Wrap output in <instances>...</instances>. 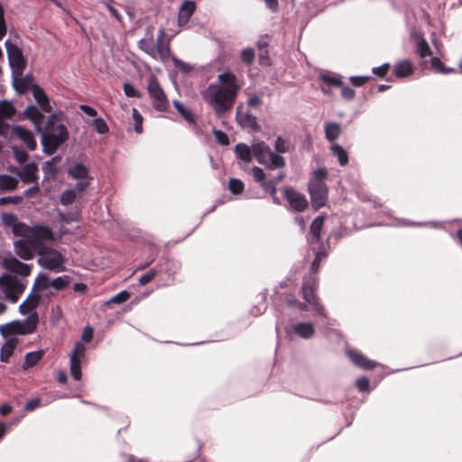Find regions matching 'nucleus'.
<instances>
[{"label": "nucleus", "instance_id": "nucleus-13", "mask_svg": "<svg viewBox=\"0 0 462 462\" xmlns=\"http://www.w3.org/2000/svg\"><path fill=\"white\" fill-rule=\"evenodd\" d=\"M3 267L17 276L26 278L31 273L32 264L22 263L16 257L11 255L3 259Z\"/></svg>", "mask_w": 462, "mask_h": 462}, {"label": "nucleus", "instance_id": "nucleus-6", "mask_svg": "<svg viewBox=\"0 0 462 462\" xmlns=\"http://www.w3.org/2000/svg\"><path fill=\"white\" fill-rule=\"evenodd\" d=\"M39 289L42 291L48 289V277L43 273H40L36 278L34 284L32 286V292L27 296L26 300H23L19 306V311L22 315L30 314L32 311H35L39 301L40 295L35 293V290Z\"/></svg>", "mask_w": 462, "mask_h": 462}, {"label": "nucleus", "instance_id": "nucleus-12", "mask_svg": "<svg viewBox=\"0 0 462 462\" xmlns=\"http://www.w3.org/2000/svg\"><path fill=\"white\" fill-rule=\"evenodd\" d=\"M309 192L312 206L315 208L323 207L328 199V188L324 182L310 180Z\"/></svg>", "mask_w": 462, "mask_h": 462}, {"label": "nucleus", "instance_id": "nucleus-23", "mask_svg": "<svg viewBox=\"0 0 462 462\" xmlns=\"http://www.w3.org/2000/svg\"><path fill=\"white\" fill-rule=\"evenodd\" d=\"M13 132L14 134L17 136L29 150L33 151L36 149L37 143L30 130L24 128L23 126L17 125L14 128Z\"/></svg>", "mask_w": 462, "mask_h": 462}, {"label": "nucleus", "instance_id": "nucleus-19", "mask_svg": "<svg viewBox=\"0 0 462 462\" xmlns=\"http://www.w3.org/2000/svg\"><path fill=\"white\" fill-rule=\"evenodd\" d=\"M289 337L295 334L303 339H310L315 333V328L310 322H298L286 328Z\"/></svg>", "mask_w": 462, "mask_h": 462}, {"label": "nucleus", "instance_id": "nucleus-30", "mask_svg": "<svg viewBox=\"0 0 462 462\" xmlns=\"http://www.w3.org/2000/svg\"><path fill=\"white\" fill-rule=\"evenodd\" d=\"M236 120L242 127H247L254 130L258 129L257 118L250 112L245 114L236 113Z\"/></svg>", "mask_w": 462, "mask_h": 462}, {"label": "nucleus", "instance_id": "nucleus-34", "mask_svg": "<svg viewBox=\"0 0 462 462\" xmlns=\"http://www.w3.org/2000/svg\"><path fill=\"white\" fill-rule=\"evenodd\" d=\"M17 180L7 174H0V189L3 191H12L17 187Z\"/></svg>", "mask_w": 462, "mask_h": 462}, {"label": "nucleus", "instance_id": "nucleus-52", "mask_svg": "<svg viewBox=\"0 0 462 462\" xmlns=\"http://www.w3.org/2000/svg\"><path fill=\"white\" fill-rule=\"evenodd\" d=\"M430 63H431V66L434 69H436L437 71L441 72L443 74H448V73L453 71V69H446L444 67V64L441 62V60L437 57L431 58Z\"/></svg>", "mask_w": 462, "mask_h": 462}, {"label": "nucleus", "instance_id": "nucleus-4", "mask_svg": "<svg viewBox=\"0 0 462 462\" xmlns=\"http://www.w3.org/2000/svg\"><path fill=\"white\" fill-rule=\"evenodd\" d=\"M39 323V315L36 311L31 312L23 320H13L0 326V334L4 337L14 335H28L33 333Z\"/></svg>", "mask_w": 462, "mask_h": 462}, {"label": "nucleus", "instance_id": "nucleus-2", "mask_svg": "<svg viewBox=\"0 0 462 462\" xmlns=\"http://www.w3.org/2000/svg\"><path fill=\"white\" fill-rule=\"evenodd\" d=\"M240 86L236 76L225 71L217 76V83H212L201 92L203 100L210 106L217 116L232 109Z\"/></svg>", "mask_w": 462, "mask_h": 462}, {"label": "nucleus", "instance_id": "nucleus-14", "mask_svg": "<svg viewBox=\"0 0 462 462\" xmlns=\"http://www.w3.org/2000/svg\"><path fill=\"white\" fill-rule=\"evenodd\" d=\"M14 251L18 257L25 261L32 259L34 253H37L35 245L29 237L14 241Z\"/></svg>", "mask_w": 462, "mask_h": 462}, {"label": "nucleus", "instance_id": "nucleus-46", "mask_svg": "<svg viewBox=\"0 0 462 462\" xmlns=\"http://www.w3.org/2000/svg\"><path fill=\"white\" fill-rule=\"evenodd\" d=\"M93 126L96 132L99 134H105L109 131L106 122L101 117H97L93 120Z\"/></svg>", "mask_w": 462, "mask_h": 462}, {"label": "nucleus", "instance_id": "nucleus-32", "mask_svg": "<svg viewBox=\"0 0 462 462\" xmlns=\"http://www.w3.org/2000/svg\"><path fill=\"white\" fill-rule=\"evenodd\" d=\"M413 72V67L410 60H404L398 62L394 68V73L397 78L410 76Z\"/></svg>", "mask_w": 462, "mask_h": 462}, {"label": "nucleus", "instance_id": "nucleus-42", "mask_svg": "<svg viewBox=\"0 0 462 462\" xmlns=\"http://www.w3.org/2000/svg\"><path fill=\"white\" fill-rule=\"evenodd\" d=\"M77 195L75 189H66L60 195V203L64 206L70 205L75 201Z\"/></svg>", "mask_w": 462, "mask_h": 462}, {"label": "nucleus", "instance_id": "nucleus-28", "mask_svg": "<svg viewBox=\"0 0 462 462\" xmlns=\"http://www.w3.org/2000/svg\"><path fill=\"white\" fill-rule=\"evenodd\" d=\"M18 344L16 337L7 339L1 347L0 360L4 363H8L10 356L14 354V349Z\"/></svg>", "mask_w": 462, "mask_h": 462}, {"label": "nucleus", "instance_id": "nucleus-43", "mask_svg": "<svg viewBox=\"0 0 462 462\" xmlns=\"http://www.w3.org/2000/svg\"><path fill=\"white\" fill-rule=\"evenodd\" d=\"M275 153H285L290 150V143L287 140L278 136L274 142Z\"/></svg>", "mask_w": 462, "mask_h": 462}, {"label": "nucleus", "instance_id": "nucleus-5", "mask_svg": "<svg viewBox=\"0 0 462 462\" xmlns=\"http://www.w3.org/2000/svg\"><path fill=\"white\" fill-rule=\"evenodd\" d=\"M26 283L16 276L3 274L0 276V292L12 303H15L23 293Z\"/></svg>", "mask_w": 462, "mask_h": 462}, {"label": "nucleus", "instance_id": "nucleus-45", "mask_svg": "<svg viewBox=\"0 0 462 462\" xmlns=\"http://www.w3.org/2000/svg\"><path fill=\"white\" fill-rule=\"evenodd\" d=\"M244 182L241 180L236 178H232L229 180L228 188L233 194L237 195L242 193V191L244 190Z\"/></svg>", "mask_w": 462, "mask_h": 462}, {"label": "nucleus", "instance_id": "nucleus-9", "mask_svg": "<svg viewBox=\"0 0 462 462\" xmlns=\"http://www.w3.org/2000/svg\"><path fill=\"white\" fill-rule=\"evenodd\" d=\"M86 346L81 341H77L74 344L73 350L70 354L69 369L70 374L74 380L79 381L82 377L81 374V362L86 357Z\"/></svg>", "mask_w": 462, "mask_h": 462}, {"label": "nucleus", "instance_id": "nucleus-22", "mask_svg": "<svg viewBox=\"0 0 462 462\" xmlns=\"http://www.w3.org/2000/svg\"><path fill=\"white\" fill-rule=\"evenodd\" d=\"M32 96L34 97L35 102L38 105V106H35L42 112V115L51 113V106L50 105L49 98L42 88H41L38 86H35L32 88Z\"/></svg>", "mask_w": 462, "mask_h": 462}, {"label": "nucleus", "instance_id": "nucleus-11", "mask_svg": "<svg viewBox=\"0 0 462 462\" xmlns=\"http://www.w3.org/2000/svg\"><path fill=\"white\" fill-rule=\"evenodd\" d=\"M148 92L152 98L153 107L161 112L165 111L168 106V100L154 77L151 78L149 80Z\"/></svg>", "mask_w": 462, "mask_h": 462}, {"label": "nucleus", "instance_id": "nucleus-41", "mask_svg": "<svg viewBox=\"0 0 462 462\" xmlns=\"http://www.w3.org/2000/svg\"><path fill=\"white\" fill-rule=\"evenodd\" d=\"M60 157H53L51 161H47L42 165V171L45 178L54 177L57 173V168L53 165V162L59 160Z\"/></svg>", "mask_w": 462, "mask_h": 462}, {"label": "nucleus", "instance_id": "nucleus-55", "mask_svg": "<svg viewBox=\"0 0 462 462\" xmlns=\"http://www.w3.org/2000/svg\"><path fill=\"white\" fill-rule=\"evenodd\" d=\"M133 118L134 120V131L138 134L143 132V116L136 108H133Z\"/></svg>", "mask_w": 462, "mask_h": 462}, {"label": "nucleus", "instance_id": "nucleus-7", "mask_svg": "<svg viewBox=\"0 0 462 462\" xmlns=\"http://www.w3.org/2000/svg\"><path fill=\"white\" fill-rule=\"evenodd\" d=\"M37 254L39 255L37 263L44 269L58 270L64 263L62 254L51 247L45 246L39 249Z\"/></svg>", "mask_w": 462, "mask_h": 462}, {"label": "nucleus", "instance_id": "nucleus-1", "mask_svg": "<svg viewBox=\"0 0 462 462\" xmlns=\"http://www.w3.org/2000/svg\"><path fill=\"white\" fill-rule=\"evenodd\" d=\"M18 118L28 119L33 124L41 134L42 151L48 155L53 154L69 137L66 126L56 114H51L46 119L34 105L28 106Z\"/></svg>", "mask_w": 462, "mask_h": 462}, {"label": "nucleus", "instance_id": "nucleus-21", "mask_svg": "<svg viewBox=\"0 0 462 462\" xmlns=\"http://www.w3.org/2000/svg\"><path fill=\"white\" fill-rule=\"evenodd\" d=\"M196 10V4L194 1L186 0L182 3L179 9L178 24L179 26H185L189 21L190 17Z\"/></svg>", "mask_w": 462, "mask_h": 462}, {"label": "nucleus", "instance_id": "nucleus-24", "mask_svg": "<svg viewBox=\"0 0 462 462\" xmlns=\"http://www.w3.org/2000/svg\"><path fill=\"white\" fill-rule=\"evenodd\" d=\"M152 30V26H148L146 28V36L138 42L139 49L149 55L152 59L154 58L156 52L154 51L155 43L153 41Z\"/></svg>", "mask_w": 462, "mask_h": 462}, {"label": "nucleus", "instance_id": "nucleus-39", "mask_svg": "<svg viewBox=\"0 0 462 462\" xmlns=\"http://www.w3.org/2000/svg\"><path fill=\"white\" fill-rule=\"evenodd\" d=\"M319 79L323 81L324 84H326L328 86L339 88V87H342V85H343L341 77L339 75L329 74V73H321L319 75Z\"/></svg>", "mask_w": 462, "mask_h": 462}, {"label": "nucleus", "instance_id": "nucleus-53", "mask_svg": "<svg viewBox=\"0 0 462 462\" xmlns=\"http://www.w3.org/2000/svg\"><path fill=\"white\" fill-rule=\"evenodd\" d=\"M129 297L130 293L127 291H122L116 294L115 296H113L108 302L121 304L125 302L129 299Z\"/></svg>", "mask_w": 462, "mask_h": 462}, {"label": "nucleus", "instance_id": "nucleus-61", "mask_svg": "<svg viewBox=\"0 0 462 462\" xmlns=\"http://www.w3.org/2000/svg\"><path fill=\"white\" fill-rule=\"evenodd\" d=\"M22 201V198L20 196H8L0 198V206L6 204H14L17 205Z\"/></svg>", "mask_w": 462, "mask_h": 462}, {"label": "nucleus", "instance_id": "nucleus-54", "mask_svg": "<svg viewBox=\"0 0 462 462\" xmlns=\"http://www.w3.org/2000/svg\"><path fill=\"white\" fill-rule=\"evenodd\" d=\"M13 153H14V156L16 162L19 164H23L27 161L28 154L24 150L17 148V147H14Z\"/></svg>", "mask_w": 462, "mask_h": 462}, {"label": "nucleus", "instance_id": "nucleus-16", "mask_svg": "<svg viewBox=\"0 0 462 462\" xmlns=\"http://www.w3.org/2000/svg\"><path fill=\"white\" fill-rule=\"evenodd\" d=\"M31 241L35 245L36 250L45 247L44 242L51 241L53 239L52 230L46 226H37L33 229L32 235L28 236Z\"/></svg>", "mask_w": 462, "mask_h": 462}, {"label": "nucleus", "instance_id": "nucleus-29", "mask_svg": "<svg viewBox=\"0 0 462 462\" xmlns=\"http://www.w3.org/2000/svg\"><path fill=\"white\" fill-rule=\"evenodd\" d=\"M325 137L328 142L336 141L342 133L340 124L336 122H327L324 125Z\"/></svg>", "mask_w": 462, "mask_h": 462}, {"label": "nucleus", "instance_id": "nucleus-27", "mask_svg": "<svg viewBox=\"0 0 462 462\" xmlns=\"http://www.w3.org/2000/svg\"><path fill=\"white\" fill-rule=\"evenodd\" d=\"M413 38L416 43V52L420 58L431 56L432 51L424 36L420 32H415Z\"/></svg>", "mask_w": 462, "mask_h": 462}, {"label": "nucleus", "instance_id": "nucleus-64", "mask_svg": "<svg viewBox=\"0 0 462 462\" xmlns=\"http://www.w3.org/2000/svg\"><path fill=\"white\" fill-rule=\"evenodd\" d=\"M313 175H314V177L310 180H316V181H319V182H324V180L328 176V171H327V170H325L323 168H320V169L316 170L314 171Z\"/></svg>", "mask_w": 462, "mask_h": 462}, {"label": "nucleus", "instance_id": "nucleus-3", "mask_svg": "<svg viewBox=\"0 0 462 462\" xmlns=\"http://www.w3.org/2000/svg\"><path fill=\"white\" fill-rule=\"evenodd\" d=\"M235 152L236 157L243 162H250L254 157L260 164L269 170L282 169L286 163L285 159L282 155L274 153L264 142L254 143L252 147L240 143L236 145Z\"/></svg>", "mask_w": 462, "mask_h": 462}, {"label": "nucleus", "instance_id": "nucleus-62", "mask_svg": "<svg viewBox=\"0 0 462 462\" xmlns=\"http://www.w3.org/2000/svg\"><path fill=\"white\" fill-rule=\"evenodd\" d=\"M369 379L365 376L358 378L356 382V387L361 392L369 391Z\"/></svg>", "mask_w": 462, "mask_h": 462}, {"label": "nucleus", "instance_id": "nucleus-18", "mask_svg": "<svg viewBox=\"0 0 462 462\" xmlns=\"http://www.w3.org/2000/svg\"><path fill=\"white\" fill-rule=\"evenodd\" d=\"M165 36V31L163 28L160 29L159 33L157 35L155 49V55L153 60L160 59L162 61L167 60L169 58H171V51L170 48V44L168 42L163 41V37Z\"/></svg>", "mask_w": 462, "mask_h": 462}, {"label": "nucleus", "instance_id": "nucleus-60", "mask_svg": "<svg viewBox=\"0 0 462 462\" xmlns=\"http://www.w3.org/2000/svg\"><path fill=\"white\" fill-rule=\"evenodd\" d=\"M156 275V272L154 270H151L143 274H142L139 278V284L145 285L149 283Z\"/></svg>", "mask_w": 462, "mask_h": 462}, {"label": "nucleus", "instance_id": "nucleus-58", "mask_svg": "<svg viewBox=\"0 0 462 462\" xmlns=\"http://www.w3.org/2000/svg\"><path fill=\"white\" fill-rule=\"evenodd\" d=\"M213 134L217 142L222 145H227L229 143L228 136L226 133L221 130L213 129Z\"/></svg>", "mask_w": 462, "mask_h": 462}, {"label": "nucleus", "instance_id": "nucleus-50", "mask_svg": "<svg viewBox=\"0 0 462 462\" xmlns=\"http://www.w3.org/2000/svg\"><path fill=\"white\" fill-rule=\"evenodd\" d=\"M312 249L315 251V259L311 263V270L316 271L321 260L326 257V252L323 247H320L318 250H316L314 247H312Z\"/></svg>", "mask_w": 462, "mask_h": 462}, {"label": "nucleus", "instance_id": "nucleus-47", "mask_svg": "<svg viewBox=\"0 0 462 462\" xmlns=\"http://www.w3.org/2000/svg\"><path fill=\"white\" fill-rule=\"evenodd\" d=\"M287 309L289 310H298L300 311L308 310V306L305 302H300L294 298H290L287 300Z\"/></svg>", "mask_w": 462, "mask_h": 462}, {"label": "nucleus", "instance_id": "nucleus-63", "mask_svg": "<svg viewBox=\"0 0 462 462\" xmlns=\"http://www.w3.org/2000/svg\"><path fill=\"white\" fill-rule=\"evenodd\" d=\"M340 88H341V96L343 98H345L346 100L354 99V97L356 96V92L353 88H351L349 87H344L343 85Z\"/></svg>", "mask_w": 462, "mask_h": 462}, {"label": "nucleus", "instance_id": "nucleus-25", "mask_svg": "<svg viewBox=\"0 0 462 462\" xmlns=\"http://www.w3.org/2000/svg\"><path fill=\"white\" fill-rule=\"evenodd\" d=\"M346 354L351 361L360 368L369 370L373 369L376 365L374 361L368 359L356 350H347Z\"/></svg>", "mask_w": 462, "mask_h": 462}, {"label": "nucleus", "instance_id": "nucleus-40", "mask_svg": "<svg viewBox=\"0 0 462 462\" xmlns=\"http://www.w3.org/2000/svg\"><path fill=\"white\" fill-rule=\"evenodd\" d=\"M71 278L68 275L59 276L51 282H48V287L51 286L56 291H62L69 285Z\"/></svg>", "mask_w": 462, "mask_h": 462}, {"label": "nucleus", "instance_id": "nucleus-17", "mask_svg": "<svg viewBox=\"0 0 462 462\" xmlns=\"http://www.w3.org/2000/svg\"><path fill=\"white\" fill-rule=\"evenodd\" d=\"M252 174L254 180L260 184L262 188H264L265 184L273 183V187L277 188V185L285 178L283 172H279L275 177H267L263 170L258 166L252 168Z\"/></svg>", "mask_w": 462, "mask_h": 462}, {"label": "nucleus", "instance_id": "nucleus-56", "mask_svg": "<svg viewBox=\"0 0 462 462\" xmlns=\"http://www.w3.org/2000/svg\"><path fill=\"white\" fill-rule=\"evenodd\" d=\"M171 60L174 66L184 73H188L192 69V67L189 63L184 62L176 57H171Z\"/></svg>", "mask_w": 462, "mask_h": 462}, {"label": "nucleus", "instance_id": "nucleus-33", "mask_svg": "<svg viewBox=\"0 0 462 462\" xmlns=\"http://www.w3.org/2000/svg\"><path fill=\"white\" fill-rule=\"evenodd\" d=\"M16 114V108L12 102L3 100L0 102V118L12 119Z\"/></svg>", "mask_w": 462, "mask_h": 462}, {"label": "nucleus", "instance_id": "nucleus-59", "mask_svg": "<svg viewBox=\"0 0 462 462\" xmlns=\"http://www.w3.org/2000/svg\"><path fill=\"white\" fill-rule=\"evenodd\" d=\"M370 79L371 77L369 76H351L349 80L353 86L361 87L365 85Z\"/></svg>", "mask_w": 462, "mask_h": 462}, {"label": "nucleus", "instance_id": "nucleus-35", "mask_svg": "<svg viewBox=\"0 0 462 462\" xmlns=\"http://www.w3.org/2000/svg\"><path fill=\"white\" fill-rule=\"evenodd\" d=\"M402 226H416V227H424V226H430L432 228H440L444 229V223L440 221H425V222H414L410 220H402Z\"/></svg>", "mask_w": 462, "mask_h": 462}, {"label": "nucleus", "instance_id": "nucleus-38", "mask_svg": "<svg viewBox=\"0 0 462 462\" xmlns=\"http://www.w3.org/2000/svg\"><path fill=\"white\" fill-rule=\"evenodd\" d=\"M42 357V351H34L30 352L25 355L24 362L23 364V368L27 370L32 366H34Z\"/></svg>", "mask_w": 462, "mask_h": 462}, {"label": "nucleus", "instance_id": "nucleus-36", "mask_svg": "<svg viewBox=\"0 0 462 462\" xmlns=\"http://www.w3.org/2000/svg\"><path fill=\"white\" fill-rule=\"evenodd\" d=\"M330 150L333 156L337 158V161L341 166H345L348 163V154L341 145L332 144Z\"/></svg>", "mask_w": 462, "mask_h": 462}, {"label": "nucleus", "instance_id": "nucleus-26", "mask_svg": "<svg viewBox=\"0 0 462 462\" xmlns=\"http://www.w3.org/2000/svg\"><path fill=\"white\" fill-rule=\"evenodd\" d=\"M324 225V217L322 216L317 217L311 223L310 227V235L308 236V241L311 246L314 244H318L320 238L321 229Z\"/></svg>", "mask_w": 462, "mask_h": 462}, {"label": "nucleus", "instance_id": "nucleus-51", "mask_svg": "<svg viewBox=\"0 0 462 462\" xmlns=\"http://www.w3.org/2000/svg\"><path fill=\"white\" fill-rule=\"evenodd\" d=\"M124 93L128 97H141V93L131 83H125L123 86Z\"/></svg>", "mask_w": 462, "mask_h": 462}, {"label": "nucleus", "instance_id": "nucleus-10", "mask_svg": "<svg viewBox=\"0 0 462 462\" xmlns=\"http://www.w3.org/2000/svg\"><path fill=\"white\" fill-rule=\"evenodd\" d=\"M315 286L316 280L314 278L310 277L304 280L301 288L303 299L312 307L313 310H315L318 315L326 317V310L314 293Z\"/></svg>", "mask_w": 462, "mask_h": 462}, {"label": "nucleus", "instance_id": "nucleus-15", "mask_svg": "<svg viewBox=\"0 0 462 462\" xmlns=\"http://www.w3.org/2000/svg\"><path fill=\"white\" fill-rule=\"evenodd\" d=\"M284 197L287 199L290 208L297 212L303 211L308 206V201L303 194L299 193L291 187H285L283 189Z\"/></svg>", "mask_w": 462, "mask_h": 462}, {"label": "nucleus", "instance_id": "nucleus-44", "mask_svg": "<svg viewBox=\"0 0 462 462\" xmlns=\"http://www.w3.org/2000/svg\"><path fill=\"white\" fill-rule=\"evenodd\" d=\"M260 295H261V300H262L263 302L260 305L254 306L251 310V314L253 316H254V317L262 315L263 313L265 312V310L267 309V306L265 304V300H266L267 292L266 291H263V292H261Z\"/></svg>", "mask_w": 462, "mask_h": 462}, {"label": "nucleus", "instance_id": "nucleus-37", "mask_svg": "<svg viewBox=\"0 0 462 462\" xmlns=\"http://www.w3.org/2000/svg\"><path fill=\"white\" fill-rule=\"evenodd\" d=\"M173 106L187 123L195 124V116L193 113L185 107L180 101L174 100Z\"/></svg>", "mask_w": 462, "mask_h": 462}, {"label": "nucleus", "instance_id": "nucleus-8", "mask_svg": "<svg viewBox=\"0 0 462 462\" xmlns=\"http://www.w3.org/2000/svg\"><path fill=\"white\" fill-rule=\"evenodd\" d=\"M5 45L6 48L9 65L13 73L15 75H22L26 67V60L23 55L22 50L10 41H6Z\"/></svg>", "mask_w": 462, "mask_h": 462}, {"label": "nucleus", "instance_id": "nucleus-20", "mask_svg": "<svg viewBox=\"0 0 462 462\" xmlns=\"http://www.w3.org/2000/svg\"><path fill=\"white\" fill-rule=\"evenodd\" d=\"M38 166L35 162L25 163L15 174L24 183L36 182L38 179Z\"/></svg>", "mask_w": 462, "mask_h": 462}, {"label": "nucleus", "instance_id": "nucleus-48", "mask_svg": "<svg viewBox=\"0 0 462 462\" xmlns=\"http://www.w3.org/2000/svg\"><path fill=\"white\" fill-rule=\"evenodd\" d=\"M2 223L9 227H14L19 222L17 217L13 213H3L1 215Z\"/></svg>", "mask_w": 462, "mask_h": 462}, {"label": "nucleus", "instance_id": "nucleus-49", "mask_svg": "<svg viewBox=\"0 0 462 462\" xmlns=\"http://www.w3.org/2000/svg\"><path fill=\"white\" fill-rule=\"evenodd\" d=\"M254 56V50L252 48H246L241 51V60L246 65H251L253 63Z\"/></svg>", "mask_w": 462, "mask_h": 462}, {"label": "nucleus", "instance_id": "nucleus-31", "mask_svg": "<svg viewBox=\"0 0 462 462\" xmlns=\"http://www.w3.org/2000/svg\"><path fill=\"white\" fill-rule=\"evenodd\" d=\"M69 175L75 180H87L88 178V169L82 163H76L68 170Z\"/></svg>", "mask_w": 462, "mask_h": 462}, {"label": "nucleus", "instance_id": "nucleus-57", "mask_svg": "<svg viewBox=\"0 0 462 462\" xmlns=\"http://www.w3.org/2000/svg\"><path fill=\"white\" fill-rule=\"evenodd\" d=\"M265 192L269 193L274 204L280 205V199L276 196L277 188L273 187V183H268L262 188Z\"/></svg>", "mask_w": 462, "mask_h": 462}]
</instances>
